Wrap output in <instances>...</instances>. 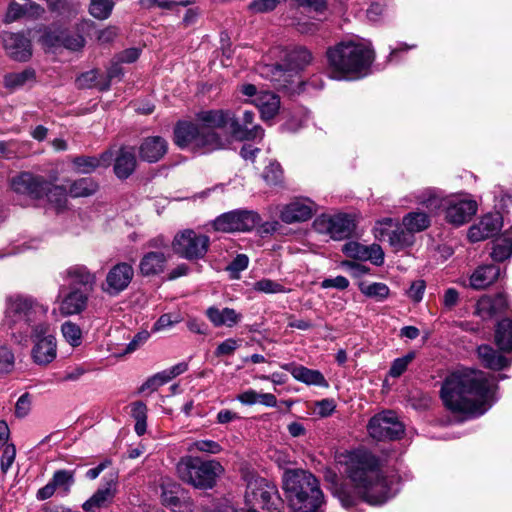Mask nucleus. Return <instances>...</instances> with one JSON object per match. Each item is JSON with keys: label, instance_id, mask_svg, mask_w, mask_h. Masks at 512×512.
Wrapping results in <instances>:
<instances>
[{"label": "nucleus", "instance_id": "de8ad7c7", "mask_svg": "<svg viewBox=\"0 0 512 512\" xmlns=\"http://www.w3.org/2000/svg\"><path fill=\"white\" fill-rule=\"evenodd\" d=\"M114 7L113 0H90L89 12L96 19H106Z\"/></svg>", "mask_w": 512, "mask_h": 512}, {"label": "nucleus", "instance_id": "69168bd1", "mask_svg": "<svg viewBox=\"0 0 512 512\" xmlns=\"http://www.w3.org/2000/svg\"><path fill=\"white\" fill-rule=\"evenodd\" d=\"M321 287L324 289L336 288L338 290H345L349 287V280L344 276L326 278L321 282Z\"/></svg>", "mask_w": 512, "mask_h": 512}, {"label": "nucleus", "instance_id": "09e8293b", "mask_svg": "<svg viewBox=\"0 0 512 512\" xmlns=\"http://www.w3.org/2000/svg\"><path fill=\"white\" fill-rule=\"evenodd\" d=\"M342 251L348 257L356 260L366 261L368 260V257H370V255L367 254V246H364L357 242L346 243L343 246Z\"/></svg>", "mask_w": 512, "mask_h": 512}, {"label": "nucleus", "instance_id": "4d7b16f0", "mask_svg": "<svg viewBox=\"0 0 512 512\" xmlns=\"http://www.w3.org/2000/svg\"><path fill=\"white\" fill-rule=\"evenodd\" d=\"M99 72L97 70H90L83 73L77 79L78 86L81 88L97 87L103 84V80H98Z\"/></svg>", "mask_w": 512, "mask_h": 512}, {"label": "nucleus", "instance_id": "c9c22d12", "mask_svg": "<svg viewBox=\"0 0 512 512\" xmlns=\"http://www.w3.org/2000/svg\"><path fill=\"white\" fill-rule=\"evenodd\" d=\"M494 342L501 352H512V318H503L495 326Z\"/></svg>", "mask_w": 512, "mask_h": 512}, {"label": "nucleus", "instance_id": "6e6552de", "mask_svg": "<svg viewBox=\"0 0 512 512\" xmlns=\"http://www.w3.org/2000/svg\"><path fill=\"white\" fill-rule=\"evenodd\" d=\"M245 505L247 509L235 512H258L257 508L267 512H281L283 502L276 486L264 478L251 479L245 492Z\"/></svg>", "mask_w": 512, "mask_h": 512}, {"label": "nucleus", "instance_id": "3c124183", "mask_svg": "<svg viewBox=\"0 0 512 512\" xmlns=\"http://www.w3.org/2000/svg\"><path fill=\"white\" fill-rule=\"evenodd\" d=\"M283 171L279 163H270L263 171V179L268 185H278L282 182Z\"/></svg>", "mask_w": 512, "mask_h": 512}, {"label": "nucleus", "instance_id": "20e7f679", "mask_svg": "<svg viewBox=\"0 0 512 512\" xmlns=\"http://www.w3.org/2000/svg\"><path fill=\"white\" fill-rule=\"evenodd\" d=\"M283 489L295 512H318L324 502L319 481L310 472L289 469L283 474Z\"/></svg>", "mask_w": 512, "mask_h": 512}, {"label": "nucleus", "instance_id": "ea45409f", "mask_svg": "<svg viewBox=\"0 0 512 512\" xmlns=\"http://www.w3.org/2000/svg\"><path fill=\"white\" fill-rule=\"evenodd\" d=\"M36 73L32 68H26L21 72L7 73L3 78L4 87L14 91L23 87L28 82L35 81Z\"/></svg>", "mask_w": 512, "mask_h": 512}, {"label": "nucleus", "instance_id": "72a5a7b5", "mask_svg": "<svg viewBox=\"0 0 512 512\" xmlns=\"http://www.w3.org/2000/svg\"><path fill=\"white\" fill-rule=\"evenodd\" d=\"M206 316L215 327H233L242 319V315L240 313L228 307L220 310L215 306H211L206 310Z\"/></svg>", "mask_w": 512, "mask_h": 512}, {"label": "nucleus", "instance_id": "423d86ee", "mask_svg": "<svg viewBox=\"0 0 512 512\" xmlns=\"http://www.w3.org/2000/svg\"><path fill=\"white\" fill-rule=\"evenodd\" d=\"M178 477L196 489H212L217 478L224 472L216 460H203L199 457H182L176 466Z\"/></svg>", "mask_w": 512, "mask_h": 512}, {"label": "nucleus", "instance_id": "c03bdc74", "mask_svg": "<svg viewBox=\"0 0 512 512\" xmlns=\"http://www.w3.org/2000/svg\"><path fill=\"white\" fill-rule=\"evenodd\" d=\"M359 289L365 296L373 298L377 301L385 300L390 293L389 287L386 284L380 282H374L371 284L362 282L359 284Z\"/></svg>", "mask_w": 512, "mask_h": 512}, {"label": "nucleus", "instance_id": "2f4dec72", "mask_svg": "<svg viewBox=\"0 0 512 512\" xmlns=\"http://www.w3.org/2000/svg\"><path fill=\"white\" fill-rule=\"evenodd\" d=\"M88 299L84 291L74 288L62 299L60 311L63 315L79 314L86 309Z\"/></svg>", "mask_w": 512, "mask_h": 512}, {"label": "nucleus", "instance_id": "052dcab7", "mask_svg": "<svg viewBox=\"0 0 512 512\" xmlns=\"http://www.w3.org/2000/svg\"><path fill=\"white\" fill-rule=\"evenodd\" d=\"M426 288V283L424 280H416L412 282L410 288L407 291L408 297L414 302L418 303L422 300L424 291Z\"/></svg>", "mask_w": 512, "mask_h": 512}, {"label": "nucleus", "instance_id": "f704fd0d", "mask_svg": "<svg viewBox=\"0 0 512 512\" xmlns=\"http://www.w3.org/2000/svg\"><path fill=\"white\" fill-rule=\"evenodd\" d=\"M284 368L290 371L293 378L297 381L307 385L328 386L324 375L319 370L309 369L302 365H287Z\"/></svg>", "mask_w": 512, "mask_h": 512}, {"label": "nucleus", "instance_id": "37998d69", "mask_svg": "<svg viewBox=\"0 0 512 512\" xmlns=\"http://www.w3.org/2000/svg\"><path fill=\"white\" fill-rule=\"evenodd\" d=\"M44 196L56 209L60 210L65 208L67 203V190L64 186L52 185L48 181V187L47 190H45Z\"/></svg>", "mask_w": 512, "mask_h": 512}, {"label": "nucleus", "instance_id": "f03ea898", "mask_svg": "<svg viewBox=\"0 0 512 512\" xmlns=\"http://www.w3.org/2000/svg\"><path fill=\"white\" fill-rule=\"evenodd\" d=\"M347 476L360 498L370 505H381L392 497L391 488L380 472L379 459L366 451L347 454Z\"/></svg>", "mask_w": 512, "mask_h": 512}, {"label": "nucleus", "instance_id": "dca6fc26", "mask_svg": "<svg viewBox=\"0 0 512 512\" xmlns=\"http://www.w3.org/2000/svg\"><path fill=\"white\" fill-rule=\"evenodd\" d=\"M10 187L16 194L38 200L44 197L48 180L43 176L24 171L11 178Z\"/></svg>", "mask_w": 512, "mask_h": 512}, {"label": "nucleus", "instance_id": "13d9d810", "mask_svg": "<svg viewBox=\"0 0 512 512\" xmlns=\"http://www.w3.org/2000/svg\"><path fill=\"white\" fill-rule=\"evenodd\" d=\"M20 146L17 140L0 141V154L6 159L15 158L18 156Z\"/></svg>", "mask_w": 512, "mask_h": 512}, {"label": "nucleus", "instance_id": "4468645a", "mask_svg": "<svg viewBox=\"0 0 512 512\" xmlns=\"http://www.w3.org/2000/svg\"><path fill=\"white\" fill-rule=\"evenodd\" d=\"M367 430L378 441L396 440L404 434V425L393 411H384L369 420Z\"/></svg>", "mask_w": 512, "mask_h": 512}, {"label": "nucleus", "instance_id": "f257e3e1", "mask_svg": "<svg viewBox=\"0 0 512 512\" xmlns=\"http://www.w3.org/2000/svg\"><path fill=\"white\" fill-rule=\"evenodd\" d=\"M492 387L481 371L455 372L442 384L441 398L454 413L480 416L491 406Z\"/></svg>", "mask_w": 512, "mask_h": 512}, {"label": "nucleus", "instance_id": "f3484780", "mask_svg": "<svg viewBox=\"0 0 512 512\" xmlns=\"http://www.w3.org/2000/svg\"><path fill=\"white\" fill-rule=\"evenodd\" d=\"M312 60V55L309 50L304 47H297L285 54L283 64H276L273 71V79L280 81L281 77H284V81H288L287 78L292 77L297 73L298 70L303 69Z\"/></svg>", "mask_w": 512, "mask_h": 512}, {"label": "nucleus", "instance_id": "39448f33", "mask_svg": "<svg viewBox=\"0 0 512 512\" xmlns=\"http://www.w3.org/2000/svg\"><path fill=\"white\" fill-rule=\"evenodd\" d=\"M48 307L38 302L37 299L25 294H11L5 298L3 326L9 329H17L26 333L31 328L34 332L35 326L44 322Z\"/></svg>", "mask_w": 512, "mask_h": 512}, {"label": "nucleus", "instance_id": "4c0bfd02", "mask_svg": "<svg viewBox=\"0 0 512 512\" xmlns=\"http://www.w3.org/2000/svg\"><path fill=\"white\" fill-rule=\"evenodd\" d=\"M512 255V228L506 230L493 242L491 257L495 261H504Z\"/></svg>", "mask_w": 512, "mask_h": 512}, {"label": "nucleus", "instance_id": "0eeeda50", "mask_svg": "<svg viewBox=\"0 0 512 512\" xmlns=\"http://www.w3.org/2000/svg\"><path fill=\"white\" fill-rule=\"evenodd\" d=\"M174 143L181 149L193 147L204 152L224 149L227 140L216 131L202 130L200 124L192 121L180 120L174 127Z\"/></svg>", "mask_w": 512, "mask_h": 512}, {"label": "nucleus", "instance_id": "c756f323", "mask_svg": "<svg viewBox=\"0 0 512 512\" xmlns=\"http://www.w3.org/2000/svg\"><path fill=\"white\" fill-rule=\"evenodd\" d=\"M136 157L133 148L122 147L114 159V172L119 179H127L136 168Z\"/></svg>", "mask_w": 512, "mask_h": 512}, {"label": "nucleus", "instance_id": "1a4fd4ad", "mask_svg": "<svg viewBox=\"0 0 512 512\" xmlns=\"http://www.w3.org/2000/svg\"><path fill=\"white\" fill-rule=\"evenodd\" d=\"M210 247V238L192 229H185L174 236L172 248L181 258L189 261L203 259Z\"/></svg>", "mask_w": 512, "mask_h": 512}, {"label": "nucleus", "instance_id": "49530a36", "mask_svg": "<svg viewBox=\"0 0 512 512\" xmlns=\"http://www.w3.org/2000/svg\"><path fill=\"white\" fill-rule=\"evenodd\" d=\"M61 332L65 340L73 347H78L82 343V330L81 328L71 322L66 321L61 326Z\"/></svg>", "mask_w": 512, "mask_h": 512}, {"label": "nucleus", "instance_id": "cd10ccee", "mask_svg": "<svg viewBox=\"0 0 512 512\" xmlns=\"http://www.w3.org/2000/svg\"><path fill=\"white\" fill-rule=\"evenodd\" d=\"M500 273V267L497 265L479 266L470 276V286L476 290L485 289L499 278Z\"/></svg>", "mask_w": 512, "mask_h": 512}, {"label": "nucleus", "instance_id": "a18cd8bd", "mask_svg": "<svg viewBox=\"0 0 512 512\" xmlns=\"http://www.w3.org/2000/svg\"><path fill=\"white\" fill-rule=\"evenodd\" d=\"M416 198L428 209H437L442 205V193L433 188L423 190Z\"/></svg>", "mask_w": 512, "mask_h": 512}, {"label": "nucleus", "instance_id": "2eb2a0df", "mask_svg": "<svg viewBox=\"0 0 512 512\" xmlns=\"http://www.w3.org/2000/svg\"><path fill=\"white\" fill-rule=\"evenodd\" d=\"M133 278V265L127 262H118L108 270L105 280L101 284V290L110 297H116L129 287Z\"/></svg>", "mask_w": 512, "mask_h": 512}, {"label": "nucleus", "instance_id": "5701e85b", "mask_svg": "<svg viewBox=\"0 0 512 512\" xmlns=\"http://www.w3.org/2000/svg\"><path fill=\"white\" fill-rule=\"evenodd\" d=\"M477 211V203L474 200L461 199L450 201L445 211L447 222L460 226L468 222Z\"/></svg>", "mask_w": 512, "mask_h": 512}, {"label": "nucleus", "instance_id": "58836bf2", "mask_svg": "<svg viewBox=\"0 0 512 512\" xmlns=\"http://www.w3.org/2000/svg\"><path fill=\"white\" fill-rule=\"evenodd\" d=\"M431 224L428 214L422 211H412L406 214L402 219V225L413 235L426 230Z\"/></svg>", "mask_w": 512, "mask_h": 512}, {"label": "nucleus", "instance_id": "bf43d9fd", "mask_svg": "<svg viewBox=\"0 0 512 512\" xmlns=\"http://www.w3.org/2000/svg\"><path fill=\"white\" fill-rule=\"evenodd\" d=\"M31 409V400L28 393L21 395L15 405V415L18 418L26 417Z\"/></svg>", "mask_w": 512, "mask_h": 512}, {"label": "nucleus", "instance_id": "a19ab883", "mask_svg": "<svg viewBox=\"0 0 512 512\" xmlns=\"http://www.w3.org/2000/svg\"><path fill=\"white\" fill-rule=\"evenodd\" d=\"M98 183L91 177L75 180L69 187V195L73 198L88 197L97 192Z\"/></svg>", "mask_w": 512, "mask_h": 512}, {"label": "nucleus", "instance_id": "393cba45", "mask_svg": "<svg viewBox=\"0 0 512 512\" xmlns=\"http://www.w3.org/2000/svg\"><path fill=\"white\" fill-rule=\"evenodd\" d=\"M507 309L508 300L504 293H499L494 297L485 295L477 301L475 314L483 320H487L504 313Z\"/></svg>", "mask_w": 512, "mask_h": 512}, {"label": "nucleus", "instance_id": "79ce46f5", "mask_svg": "<svg viewBox=\"0 0 512 512\" xmlns=\"http://www.w3.org/2000/svg\"><path fill=\"white\" fill-rule=\"evenodd\" d=\"M50 481L56 490H60L64 495H67L75 482L74 471L57 470Z\"/></svg>", "mask_w": 512, "mask_h": 512}, {"label": "nucleus", "instance_id": "9b49d317", "mask_svg": "<svg viewBox=\"0 0 512 512\" xmlns=\"http://www.w3.org/2000/svg\"><path fill=\"white\" fill-rule=\"evenodd\" d=\"M313 228L333 240L349 238L355 229L354 220L345 213L322 214L313 222Z\"/></svg>", "mask_w": 512, "mask_h": 512}, {"label": "nucleus", "instance_id": "aec40b11", "mask_svg": "<svg viewBox=\"0 0 512 512\" xmlns=\"http://www.w3.org/2000/svg\"><path fill=\"white\" fill-rule=\"evenodd\" d=\"M255 114L252 111L245 110L241 119L237 118L233 112L231 120V135L239 140H254L262 137L264 130L259 125L250 127L254 122Z\"/></svg>", "mask_w": 512, "mask_h": 512}, {"label": "nucleus", "instance_id": "bb28decb", "mask_svg": "<svg viewBox=\"0 0 512 512\" xmlns=\"http://www.w3.org/2000/svg\"><path fill=\"white\" fill-rule=\"evenodd\" d=\"M314 203L310 200H296L287 204L281 211L280 218L283 222L291 224L304 222L313 216Z\"/></svg>", "mask_w": 512, "mask_h": 512}, {"label": "nucleus", "instance_id": "9d476101", "mask_svg": "<svg viewBox=\"0 0 512 512\" xmlns=\"http://www.w3.org/2000/svg\"><path fill=\"white\" fill-rule=\"evenodd\" d=\"M49 324L47 322L38 323L31 337L34 339L32 348L33 361L41 366H46L53 362L57 356V341L54 335L49 333Z\"/></svg>", "mask_w": 512, "mask_h": 512}, {"label": "nucleus", "instance_id": "ddd939ff", "mask_svg": "<svg viewBox=\"0 0 512 512\" xmlns=\"http://www.w3.org/2000/svg\"><path fill=\"white\" fill-rule=\"evenodd\" d=\"M148 247L159 248V250L148 251L143 254L139 261V272L143 277H153L162 274L167 266L170 255L168 252V243L163 237L152 239L148 242Z\"/></svg>", "mask_w": 512, "mask_h": 512}, {"label": "nucleus", "instance_id": "603ef678", "mask_svg": "<svg viewBox=\"0 0 512 512\" xmlns=\"http://www.w3.org/2000/svg\"><path fill=\"white\" fill-rule=\"evenodd\" d=\"M254 290L267 294L283 293L285 288L280 283L271 279H261L254 283Z\"/></svg>", "mask_w": 512, "mask_h": 512}, {"label": "nucleus", "instance_id": "473e14b6", "mask_svg": "<svg viewBox=\"0 0 512 512\" xmlns=\"http://www.w3.org/2000/svg\"><path fill=\"white\" fill-rule=\"evenodd\" d=\"M252 103L259 109L263 120H270L275 117L280 108L279 96L268 91L259 92Z\"/></svg>", "mask_w": 512, "mask_h": 512}, {"label": "nucleus", "instance_id": "412c9836", "mask_svg": "<svg viewBox=\"0 0 512 512\" xmlns=\"http://www.w3.org/2000/svg\"><path fill=\"white\" fill-rule=\"evenodd\" d=\"M196 121L200 124L202 130L216 131L229 127L231 130V120H233V111L224 109L201 110L195 115Z\"/></svg>", "mask_w": 512, "mask_h": 512}, {"label": "nucleus", "instance_id": "e2e57ef3", "mask_svg": "<svg viewBox=\"0 0 512 512\" xmlns=\"http://www.w3.org/2000/svg\"><path fill=\"white\" fill-rule=\"evenodd\" d=\"M14 367V355L7 348H0V372L9 373Z\"/></svg>", "mask_w": 512, "mask_h": 512}, {"label": "nucleus", "instance_id": "f8f14e48", "mask_svg": "<svg viewBox=\"0 0 512 512\" xmlns=\"http://www.w3.org/2000/svg\"><path fill=\"white\" fill-rule=\"evenodd\" d=\"M260 221L256 212L233 210L221 214L213 221V228L224 233L246 232L252 230Z\"/></svg>", "mask_w": 512, "mask_h": 512}, {"label": "nucleus", "instance_id": "5fc2aeb1", "mask_svg": "<svg viewBox=\"0 0 512 512\" xmlns=\"http://www.w3.org/2000/svg\"><path fill=\"white\" fill-rule=\"evenodd\" d=\"M197 450L199 452H206L210 454H218L222 448L220 444L213 440H198L191 444L189 451Z\"/></svg>", "mask_w": 512, "mask_h": 512}, {"label": "nucleus", "instance_id": "b1692460", "mask_svg": "<svg viewBox=\"0 0 512 512\" xmlns=\"http://www.w3.org/2000/svg\"><path fill=\"white\" fill-rule=\"evenodd\" d=\"M168 151V143L161 136H149L141 142L138 154L142 161L156 163L161 160Z\"/></svg>", "mask_w": 512, "mask_h": 512}, {"label": "nucleus", "instance_id": "e433bc0d", "mask_svg": "<svg viewBox=\"0 0 512 512\" xmlns=\"http://www.w3.org/2000/svg\"><path fill=\"white\" fill-rule=\"evenodd\" d=\"M381 235L387 236L388 242L396 251L410 247L415 242V236L403 225L390 232L381 229Z\"/></svg>", "mask_w": 512, "mask_h": 512}, {"label": "nucleus", "instance_id": "7c9ffc66", "mask_svg": "<svg viewBox=\"0 0 512 512\" xmlns=\"http://www.w3.org/2000/svg\"><path fill=\"white\" fill-rule=\"evenodd\" d=\"M501 351H497L490 345H480L477 354L481 363L492 370H502L511 364V360L505 357Z\"/></svg>", "mask_w": 512, "mask_h": 512}, {"label": "nucleus", "instance_id": "8fccbe9b", "mask_svg": "<svg viewBox=\"0 0 512 512\" xmlns=\"http://www.w3.org/2000/svg\"><path fill=\"white\" fill-rule=\"evenodd\" d=\"M415 358L414 352H409L403 357L397 358L392 362V365L389 370V375L393 378L400 377L407 369L408 365Z\"/></svg>", "mask_w": 512, "mask_h": 512}, {"label": "nucleus", "instance_id": "338daca9", "mask_svg": "<svg viewBox=\"0 0 512 512\" xmlns=\"http://www.w3.org/2000/svg\"><path fill=\"white\" fill-rule=\"evenodd\" d=\"M123 75V71L119 63L113 64L107 71L106 78L103 80V84L99 85V90L106 91L110 88L111 80L114 78H120Z\"/></svg>", "mask_w": 512, "mask_h": 512}, {"label": "nucleus", "instance_id": "6ab92c4d", "mask_svg": "<svg viewBox=\"0 0 512 512\" xmlns=\"http://www.w3.org/2000/svg\"><path fill=\"white\" fill-rule=\"evenodd\" d=\"M2 42L7 55L18 62H26L32 56L31 41L23 33L4 32Z\"/></svg>", "mask_w": 512, "mask_h": 512}, {"label": "nucleus", "instance_id": "7ed1b4c3", "mask_svg": "<svg viewBox=\"0 0 512 512\" xmlns=\"http://www.w3.org/2000/svg\"><path fill=\"white\" fill-rule=\"evenodd\" d=\"M330 77L352 80L365 76L374 60L373 49L365 43L342 41L326 52Z\"/></svg>", "mask_w": 512, "mask_h": 512}, {"label": "nucleus", "instance_id": "c85d7f7f", "mask_svg": "<svg viewBox=\"0 0 512 512\" xmlns=\"http://www.w3.org/2000/svg\"><path fill=\"white\" fill-rule=\"evenodd\" d=\"M113 159V153L108 150L103 152L100 157L95 156H77L72 159L77 172L82 174H89L95 171L100 166L110 165Z\"/></svg>", "mask_w": 512, "mask_h": 512}, {"label": "nucleus", "instance_id": "0e129e2a", "mask_svg": "<svg viewBox=\"0 0 512 512\" xmlns=\"http://www.w3.org/2000/svg\"><path fill=\"white\" fill-rule=\"evenodd\" d=\"M24 9L25 8L23 7V5H21L17 2L10 3L7 8L4 22L9 24V23H12V22L18 20L19 18L23 17Z\"/></svg>", "mask_w": 512, "mask_h": 512}, {"label": "nucleus", "instance_id": "864d4df0", "mask_svg": "<svg viewBox=\"0 0 512 512\" xmlns=\"http://www.w3.org/2000/svg\"><path fill=\"white\" fill-rule=\"evenodd\" d=\"M64 36V30H46L40 38L43 46L48 48L60 47Z\"/></svg>", "mask_w": 512, "mask_h": 512}, {"label": "nucleus", "instance_id": "4be33fe9", "mask_svg": "<svg viewBox=\"0 0 512 512\" xmlns=\"http://www.w3.org/2000/svg\"><path fill=\"white\" fill-rule=\"evenodd\" d=\"M503 225L499 213L486 214L477 225L472 226L468 231V238L471 242H479L492 237L498 233Z\"/></svg>", "mask_w": 512, "mask_h": 512}, {"label": "nucleus", "instance_id": "6e6d98bb", "mask_svg": "<svg viewBox=\"0 0 512 512\" xmlns=\"http://www.w3.org/2000/svg\"><path fill=\"white\" fill-rule=\"evenodd\" d=\"M16 457V447L14 444H7L3 450L1 461H0V469L1 472L6 474L8 470L11 468Z\"/></svg>", "mask_w": 512, "mask_h": 512}, {"label": "nucleus", "instance_id": "774afa93", "mask_svg": "<svg viewBox=\"0 0 512 512\" xmlns=\"http://www.w3.org/2000/svg\"><path fill=\"white\" fill-rule=\"evenodd\" d=\"M62 40L63 41H62L61 46L65 47L67 49L73 50V51H77L84 46V39L81 36H79V35L71 36V35H68L65 31H64V36H63Z\"/></svg>", "mask_w": 512, "mask_h": 512}, {"label": "nucleus", "instance_id": "680f3d73", "mask_svg": "<svg viewBox=\"0 0 512 512\" xmlns=\"http://www.w3.org/2000/svg\"><path fill=\"white\" fill-rule=\"evenodd\" d=\"M239 347L238 341L233 338H228L221 342L216 350L215 355L216 356H230L232 355L235 350Z\"/></svg>", "mask_w": 512, "mask_h": 512}, {"label": "nucleus", "instance_id": "a878e982", "mask_svg": "<svg viewBox=\"0 0 512 512\" xmlns=\"http://www.w3.org/2000/svg\"><path fill=\"white\" fill-rule=\"evenodd\" d=\"M63 279L70 285L83 287L85 290L93 291L97 282L95 272H92L83 264H74L69 266L62 274Z\"/></svg>", "mask_w": 512, "mask_h": 512}, {"label": "nucleus", "instance_id": "a211bd4d", "mask_svg": "<svg viewBox=\"0 0 512 512\" xmlns=\"http://www.w3.org/2000/svg\"><path fill=\"white\" fill-rule=\"evenodd\" d=\"M117 493V477L110 475L104 478V483L94 494L86 500L82 508L85 512H98L108 507L114 500Z\"/></svg>", "mask_w": 512, "mask_h": 512}]
</instances>
